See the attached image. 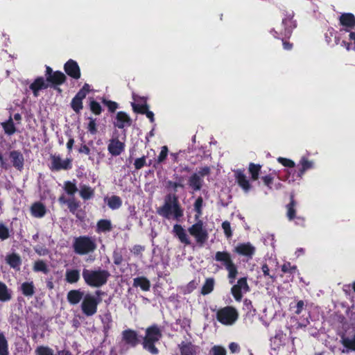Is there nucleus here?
Segmentation results:
<instances>
[{
	"label": "nucleus",
	"mask_w": 355,
	"mask_h": 355,
	"mask_svg": "<svg viewBox=\"0 0 355 355\" xmlns=\"http://www.w3.org/2000/svg\"><path fill=\"white\" fill-rule=\"evenodd\" d=\"M110 276L109 272L105 270L84 269L83 270V278L85 282L92 287H100L104 285Z\"/></svg>",
	"instance_id": "nucleus-1"
},
{
	"label": "nucleus",
	"mask_w": 355,
	"mask_h": 355,
	"mask_svg": "<svg viewBox=\"0 0 355 355\" xmlns=\"http://www.w3.org/2000/svg\"><path fill=\"white\" fill-rule=\"evenodd\" d=\"M282 26L284 31L281 29L272 31V35L275 38L281 40L282 44H291L288 40L291 37L293 30L296 28V21L293 19V14H288L282 19Z\"/></svg>",
	"instance_id": "nucleus-2"
},
{
	"label": "nucleus",
	"mask_w": 355,
	"mask_h": 355,
	"mask_svg": "<svg viewBox=\"0 0 355 355\" xmlns=\"http://www.w3.org/2000/svg\"><path fill=\"white\" fill-rule=\"evenodd\" d=\"M159 215L167 218H178L182 216L178 199L175 195H168L165 199L164 205L158 210Z\"/></svg>",
	"instance_id": "nucleus-3"
},
{
	"label": "nucleus",
	"mask_w": 355,
	"mask_h": 355,
	"mask_svg": "<svg viewBox=\"0 0 355 355\" xmlns=\"http://www.w3.org/2000/svg\"><path fill=\"white\" fill-rule=\"evenodd\" d=\"M161 338L160 330L155 326L150 327L146 329V334L144 340V347L150 353L155 354L158 352L154 343Z\"/></svg>",
	"instance_id": "nucleus-4"
},
{
	"label": "nucleus",
	"mask_w": 355,
	"mask_h": 355,
	"mask_svg": "<svg viewBox=\"0 0 355 355\" xmlns=\"http://www.w3.org/2000/svg\"><path fill=\"white\" fill-rule=\"evenodd\" d=\"M237 311L232 306L220 309L216 313L217 320L224 325H232L238 319Z\"/></svg>",
	"instance_id": "nucleus-5"
},
{
	"label": "nucleus",
	"mask_w": 355,
	"mask_h": 355,
	"mask_svg": "<svg viewBox=\"0 0 355 355\" xmlns=\"http://www.w3.org/2000/svg\"><path fill=\"white\" fill-rule=\"evenodd\" d=\"M73 246L76 252L80 254H85L92 252L96 247L93 239L85 236L76 239Z\"/></svg>",
	"instance_id": "nucleus-6"
},
{
	"label": "nucleus",
	"mask_w": 355,
	"mask_h": 355,
	"mask_svg": "<svg viewBox=\"0 0 355 355\" xmlns=\"http://www.w3.org/2000/svg\"><path fill=\"white\" fill-rule=\"evenodd\" d=\"M188 232L190 235L193 236L197 243L202 245V244L207 239V233L206 230L203 227V224L201 220L198 221L196 223L191 226Z\"/></svg>",
	"instance_id": "nucleus-7"
},
{
	"label": "nucleus",
	"mask_w": 355,
	"mask_h": 355,
	"mask_svg": "<svg viewBox=\"0 0 355 355\" xmlns=\"http://www.w3.org/2000/svg\"><path fill=\"white\" fill-rule=\"evenodd\" d=\"M98 304V302L95 296L87 294L82 302V311L87 316L93 315L97 311Z\"/></svg>",
	"instance_id": "nucleus-8"
},
{
	"label": "nucleus",
	"mask_w": 355,
	"mask_h": 355,
	"mask_svg": "<svg viewBox=\"0 0 355 355\" xmlns=\"http://www.w3.org/2000/svg\"><path fill=\"white\" fill-rule=\"evenodd\" d=\"M249 291L245 278H241L237 284L232 288V293L236 301H241L243 294L246 293Z\"/></svg>",
	"instance_id": "nucleus-9"
},
{
	"label": "nucleus",
	"mask_w": 355,
	"mask_h": 355,
	"mask_svg": "<svg viewBox=\"0 0 355 355\" xmlns=\"http://www.w3.org/2000/svg\"><path fill=\"white\" fill-rule=\"evenodd\" d=\"M340 25L345 28L346 32H351L355 27V16L351 12L342 13L339 17Z\"/></svg>",
	"instance_id": "nucleus-10"
},
{
	"label": "nucleus",
	"mask_w": 355,
	"mask_h": 355,
	"mask_svg": "<svg viewBox=\"0 0 355 355\" xmlns=\"http://www.w3.org/2000/svg\"><path fill=\"white\" fill-rule=\"evenodd\" d=\"M51 167L55 170L68 169L71 167V159H62L59 155L51 156Z\"/></svg>",
	"instance_id": "nucleus-11"
},
{
	"label": "nucleus",
	"mask_w": 355,
	"mask_h": 355,
	"mask_svg": "<svg viewBox=\"0 0 355 355\" xmlns=\"http://www.w3.org/2000/svg\"><path fill=\"white\" fill-rule=\"evenodd\" d=\"M124 143L119 141L117 138L110 139L107 146L109 153L113 156H118L121 155L124 150Z\"/></svg>",
	"instance_id": "nucleus-12"
},
{
	"label": "nucleus",
	"mask_w": 355,
	"mask_h": 355,
	"mask_svg": "<svg viewBox=\"0 0 355 355\" xmlns=\"http://www.w3.org/2000/svg\"><path fill=\"white\" fill-rule=\"evenodd\" d=\"M234 177L239 185L245 192H248L250 190L251 184L243 171L240 169L235 170Z\"/></svg>",
	"instance_id": "nucleus-13"
},
{
	"label": "nucleus",
	"mask_w": 355,
	"mask_h": 355,
	"mask_svg": "<svg viewBox=\"0 0 355 355\" xmlns=\"http://www.w3.org/2000/svg\"><path fill=\"white\" fill-rule=\"evenodd\" d=\"M65 72L71 77L78 79L80 76V68L76 62L69 60L64 64Z\"/></svg>",
	"instance_id": "nucleus-14"
},
{
	"label": "nucleus",
	"mask_w": 355,
	"mask_h": 355,
	"mask_svg": "<svg viewBox=\"0 0 355 355\" xmlns=\"http://www.w3.org/2000/svg\"><path fill=\"white\" fill-rule=\"evenodd\" d=\"M48 87V80H45L43 77H39L30 85V89L33 91L34 96H37L40 91L45 89Z\"/></svg>",
	"instance_id": "nucleus-15"
},
{
	"label": "nucleus",
	"mask_w": 355,
	"mask_h": 355,
	"mask_svg": "<svg viewBox=\"0 0 355 355\" xmlns=\"http://www.w3.org/2000/svg\"><path fill=\"white\" fill-rule=\"evenodd\" d=\"M173 232L182 243H184L186 245L191 244V240L189 235L181 225L178 224L175 225L173 226Z\"/></svg>",
	"instance_id": "nucleus-16"
},
{
	"label": "nucleus",
	"mask_w": 355,
	"mask_h": 355,
	"mask_svg": "<svg viewBox=\"0 0 355 355\" xmlns=\"http://www.w3.org/2000/svg\"><path fill=\"white\" fill-rule=\"evenodd\" d=\"M341 343L345 347L342 350L343 353H348L349 351H355V331L352 334L343 336Z\"/></svg>",
	"instance_id": "nucleus-17"
},
{
	"label": "nucleus",
	"mask_w": 355,
	"mask_h": 355,
	"mask_svg": "<svg viewBox=\"0 0 355 355\" xmlns=\"http://www.w3.org/2000/svg\"><path fill=\"white\" fill-rule=\"evenodd\" d=\"M234 250L241 255L251 258L255 252V248L250 243H247L237 245Z\"/></svg>",
	"instance_id": "nucleus-18"
},
{
	"label": "nucleus",
	"mask_w": 355,
	"mask_h": 355,
	"mask_svg": "<svg viewBox=\"0 0 355 355\" xmlns=\"http://www.w3.org/2000/svg\"><path fill=\"white\" fill-rule=\"evenodd\" d=\"M131 123L130 116L123 112H119L115 118L114 125L119 128H123L125 126H129Z\"/></svg>",
	"instance_id": "nucleus-19"
},
{
	"label": "nucleus",
	"mask_w": 355,
	"mask_h": 355,
	"mask_svg": "<svg viewBox=\"0 0 355 355\" xmlns=\"http://www.w3.org/2000/svg\"><path fill=\"white\" fill-rule=\"evenodd\" d=\"M326 38L327 43L334 42V44H350L349 42H347L342 40L341 33L334 31H330L326 33Z\"/></svg>",
	"instance_id": "nucleus-20"
},
{
	"label": "nucleus",
	"mask_w": 355,
	"mask_h": 355,
	"mask_svg": "<svg viewBox=\"0 0 355 355\" xmlns=\"http://www.w3.org/2000/svg\"><path fill=\"white\" fill-rule=\"evenodd\" d=\"M303 176L302 172L298 169L296 171L294 168L286 170V176L283 179L288 183H293L296 181H300Z\"/></svg>",
	"instance_id": "nucleus-21"
},
{
	"label": "nucleus",
	"mask_w": 355,
	"mask_h": 355,
	"mask_svg": "<svg viewBox=\"0 0 355 355\" xmlns=\"http://www.w3.org/2000/svg\"><path fill=\"white\" fill-rule=\"evenodd\" d=\"M215 259L217 261L221 262L225 268L234 263L230 254L227 252H217L215 255Z\"/></svg>",
	"instance_id": "nucleus-22"
},
{
	"label": "nucleus",
	"mask_w": 355,
	"mask_h": 355,
	"mask_svg": "<svg viewBox=\"0 0 355 355\" xmlns=\"http://www.w3.org/2000/svg\"><path fill=\"white\" fill-rule=\"evenodd\" d=\"M299 170L304 175V173L310 169H312L315 166L314 162L310 160L306 156H302L298 163Z\"/></svg>",
	"instance_id": "nucleus-23"
},
{
	"label": "nucleus",
	"mask_w": 355,
	"mask_h": 355,
	"mask_svg": "<svg viewBox=\"0 0 355 355\" xmlns=\"http://www.w3.org/2000/svg\"><path fill=\"white\" fill-rule=\"evenodd\" d=\"M123 338L127 344L131 346H135L139 341L137 334L132 330L124 331L123 333Z\"/></svg>",
	"instance_id": "nucleus-24"
},
{
	"label": "nucleus",
	"mask_w": 355,
	"mask_h": 355,
	"mask_svg": "<svg viewBox=\"0 0 355 355\" xmlns=\"http://www.w3.org/2000/svg\"><path fill=\"white\" fill-rule=\"evenodd\" d=\"M32 215L36 218H42L46 214V207L41 202H35L31 207Z\"/></svg>",
	"instance_id": "nucleus-25"
},
{
	"label": "nucleus",
	"mask_w": 355,
	"mask_h": 355,
	"mask_svg": "<svg viewBox=\"0 0 355 355\" xmlns=\"http://www.w3.org/2000/svg\"><path fill=\"white\" fill-rule=\"evenodd\" d=\"M112 230V223L110 220L102 219L97 223L96 232L98 233H106Z\"/></svg>",
	"instance_id": "nucleus-26"
},
{
	"label": "nucleus",
	"mask_w": 355,
	"mask_h": 355,
	"mask_svg": "<svg viewBox=\"0 0 355 355\" xmlns=\"http://www.w3.org/2000/svg\"><path fill=\"white\" fill-rule=\"evenodd\" d=\"M83 297V293L79 290H73L68 293L67 300L72 304H78Z\"/></svg>",
	"instance_id": "nucleus-27"
},
{
	"label": "nucleus",
	"mask_w": 355,
	"mask_h": 355,
	"mask_svg": "<svg viewBox=\"0 0 355 355\" xmlns=\"http://www.w3.org/2000/svg\"><path fill=\"white\" fill-rule=\"evenodd\" d=\"M65 279L66 281L70 284L77 282L80 279V271L76 269L67 270Z\"/></svg>",
	"instance_id": "nucleus-28"
},
{
	"label": "nucleus",
	"mask_w": 355,
	"mask_h": 355,
	"mask_svg": "<svg viewBox=\"0 0 355 355\" xmlns=\"http://www.w3.org/2000/svg\"><path fill=\"white\" fill-rule=\"evenodd\" d=\"M189 184L193 190H200L202 184V178L199 175L195 173L190 177Z\"/></svg>",
	"instance_id": "nucleus-29"
},
{
	"label": "nucleus",
	"mask_w": 355,
	"mask_h": 355,
	"mask_svg": "<svg viewBox=\"0 0 355 355\" xmlns=\"http://www.w3.org/2000/svg\"><path fill=\"white\" fill-rule=\"evenodd\" d=\"M198 347L191 343L182 344L180 347L182 355H196Z\"/></svg>",
	"instance_id": "nucleus-30"
},
{
	"label": "nucleus",
	"mask_w": 355,
	"mask_h": 355,
	"mask_svg": "<svg viewBox=\"0 0 355 355\" xmlns=\"http://www.w3.org/2000/svg\"><path fill=\"white\" fill-rule=\"evenodd\" d=\"M12 297L11 291L3 282H0V301L7 302Z\"/></svg>",
	"instance_id": "nucleus-31"
},
{
	"label": "nucleus",
	"mask_w": 355,
	"mask_h": 355,
	"mask_svg": "<svg viewBox=\"0 0 355 355\" xmlns=\"http://www.w3.org/2000/svg\"><path fill=\"white\" fill-rule=\"evenodd\" d=\"M66 76L62 72L55 71L52 74V76H50L48 82L56 85H60L64 82Z\"/></svg>",
	"instance_id": "nucleus-32"
},
{
	"label": "nucleus",
	"mask_w": 355,
	"mask_h": 355,
	"mask_svg": "<svg viewBox=\"0 0 355 355\" xmlns=\"http://www.w3.org/2000/svg\"><path fill=\"white\" fill-rule=\"evenodd\" d=\"M168 148L166 146H164L161 148V151L157 158L155 160L153 163V167L157 168L159 165L162 164L166 159L168 156Z\"/></svg>",
	"instance_id": "nucleus-33"
},
{
	"label": "nucleus",
	"mask_w": 355,
	"mask_h": 355,
	"mask_svg": "<svg viewBox=\"0 0 355 355\" xmlns=\"http://www.w3.org/2000/svg\"><path fill=\"white\" fill-rule=\"evenodd\" d=\"M10 157L12 159L13 165L16 168H17L19 169L22 168L24 158L21 153L16 152V151H13L10 153Z\"/></svg>",
	"instance_id": "nucleus-34"
},
{
	"label": "nucleus",
	"mask_w": 355,
	"mask_h": 355,
	"mask_svg": "<svg viewBox=\"0 0 355 355\" xmlns=\"http://www.w3.org/2000/svg\"><path fill=\"white\" fill-rule=\"evenodd\" d=\"M21 291L24 295L32 296L35 292L33 282H27L21 284Z\"/></svg>",
	"instance_id": "nucleus-35"
},
{
	"label": "nucleus",
	"mask_w": 355,
	"mask_h": 355,
	"mask_svg": "<svg viewBox=\"0 0 355 355\" xmlns=\"http://www.w3.org/2000/svg\"><path fill=\"white\" fill-rule=\"evenodd\" d=\"M214 284L215 282L213 278L207 279L202 287L201 293L204 295L210 293L214 289Z\"/></svg>",
	"instance_id": "nucleus-36"
},
{
	"label": "nucleus",
	"mask_w": 355,
	"mask_h": 355,
	"mask_svg": "<svg viewBox=\"0 0 355 355\" xmlns=\"http://www.w3.org/2000/svg\"><path fill=\"white\" fill-rule=\"evenodd\" d=\"M1 125L7 135H13L16 131L15 124L11 117H10L7 121L1 123Z\"/></svg>",
	"instance_id": "nucleus-37"
},
{
	"label": "nucleus",
	"mask_w": 355,
	"mask_h": 355,
	"mask_svg": "<svg viewBox=\"0 0 355 355\" xmlns=\"http://www.w3.org/2000/svg\"><path fill=\"white\" fill-rule=\"evenodd\" d=\"M134 286L140 287L143 291H148L150 282L144 277H137L134 279Z\"/></svg>",
	"instance_id": "nucleus-38"
},
{
	"label": "nucleus",
	"mask_w": 355,
	"mask_h": 355,
	"mask_svg": "<svg viewBox=\"0 0 355 355\" xmlns=\"http://www.w3.org/2000/svg\"><path fill=\"white\" fill-rule=\"evenodd\" d=\"M107 205L112 209H119L121 205L122 201L121 198L116 196H112L107 199Z\"/></svg>",
	"instance_id": "nucleus-39"
},
{
	"label": "nucleus",
	"mask_w": 355,
	"mask_h": 355,
	"mask_svg": "<svg viewBox=\"0 0 355 355\" xmlns=\"http://www.w3.org/2000/svg\"><path fill=\"white\" fill-rule=\"evenodd\" d=\"M6 261L13 268H19L21 264L19 257L15 254L8 255L6 257Z\"/></svg>",
	"instance_id": "nucleus-40"
},
{
	"label": "nucleus",
	"mask_w": 355,
	"mask_h": 355,
	"mask_svg": "<svg viewBox=\"0 0 355 355\" xmlns=\"http://www.w3.org/2000/svg\"><path fill=\"white\" fill-rule=\"evenodd\" d=\"M261 168V166L259 164H255L253 163L250 164L249 172L251 175V178L253 180H257L258 179Z\"/></svg>",
	"instance_id": "nucleus-41"
},
{
	"label": "nucleus",
	"mask_w": 355,
	"mask_h": 355,
	"mask_svg": "<svg viewBox=\"0 0 355 355\" xmlns=\"http://www.w3.org/2000/svg\"><path fill=\"white\" fill-rule=\"evenodd\" d=\"M0 355H9L8 341L2 333H0Z\"/></svg>",
	"instance_id": "nucleus-42"
},
{
	"label": "nucleus",
	"mask_w": 355,
	"mask_h": 355,
	"mask_svg": "<svg viewBox=\"0 0 355 355\" xmlns=\"http://www.w3.org/2000/svg\"><path fill=\"white\" fill-rule=\"evenodd\" d=\"M283 338L282 334H277L275 337L271 338L270 344L272 349L275 350L278 349L279 347L283 345Z\"/></svg>",
	"instance_id": "nucleus-43"
},
{
	"label": "nucleus",
	"mask_w": 355,
	"mask_h": 355,
	"mask_svg": "<svg viewBox=\"0 0 355 355\" xmlns=\"http://www.w3.org/2000/svg\"><path fill=\"white\" fill-rule=\"evenodd\" d=\"M295 206L296 202L293 199V197L291 198V201L290 204L287 205V217L290 220H293L295 218Z\"/></svg>",
	"instance_id": "nucleus-44"
},
{
	"label": "nucleus",
	"mask_w": 355,
	"mask_h": 355,
	"mask_svg": "<svg viewBox=\"0 0 355 355\" xmlns=\"http://www.w3.org/2000/svg\"><path fill=\"white\" fill-rule=\"evenodd\" d=\"M80 194L83 199L87 200L92 197L94 195V191L89 187L83 186L80 188Z\"/></svg>",
	"instance_id": "nucleus-45"
},
{
	"label": "nucleus",
	"mask_w": 355,
	"mask_h": 355,
	"mask_svg": "<svg viewBox=\"0 0 355 355\" xmlns=\"http://www.w3.org/2000/svg\"><path fill=\"white\" fill-rule=\"evenodd\" d=\"M228 271V277L231 284H233L237 275V269L234 263L226 268Z\"/></svg>",
	"instance_id": "nucleus-46"
},
{
	"label": "nucleus",
	"mask_w": 355,
	"mask_h": 355,
	"mask_svg": "<svg viewBox=\"0 0 355 355\" xmlns=\"http://www.w3.org/2000/svg\"><path fill=\"white\" fill-rule=\"evenodd\" d=\"M33 269L36 272H42L44 273L48 272V268L46 264L42 261H37L35 263Z\"/></svg>",
	"instance_id": "nucleus-47"
},
{
	"label": "nucleus",
	"mask_w": 355,
	"mask_h": 355,
	"mask_svg": "<svg viewBox=\"0 0 355 355\" xmlns=\"http://www.w3.org/2000/svg\"><path fill=\"white\" fill-rule=\"evenodd\" d=\"M277 162L284 166L288 168V169L293 168L295 166V163L293 160L288 158L279 157L277 158Z\"/></svg>",
	"instance_id": "nucleus-48"
},
{
	"label": "nucleus",
	"mask_w": 355,
	"mask_h": 355,
	"mask_svg": "<svg viewBox=\"0 0 355 355\" xmlns=\"http://www.w3.org/2000/svg\"><path fill=\"white\" fill-rule=\"evenodd\" d=\"M210 355H226V349L221 346L215 345L209 352Z\"/></svg>",
	"instance_id": "nucleus-49"
},
{
	"label": "nucleus",
	"mask_w": 355,
	"mask_h": 355,
	"mask_svg": "<svg viewBox=\"0 0 355 355\" xmlns=\"http://www.w3.org/2000/svg\"><path fill=\"white\" fill-rule=\"evenodd\" d=\"M64 189L66 192L69 195H73L77 191V187L76 184L71 182H66L64 183Z\"/></svg>",
	"instance_id": "nucleus-50"
},
{
	"label": "nucleus",
	"mask_w": 355,
	"mask_h": 355,
	"mask_svg": "<svg viewBox=\"0 0 355 355\" xmlns=\"http://www.w3.org/2000/svg\"><path fill=\"white\" fill-rule=\"evenodd\" d=\"M282 270L284 272H288L293 274L296 272L297 268L295 266H291L289 262L284 263L282 266Z\"/></svg>",
	"instance_id": "nucleus-51"
},
{
	"label": "nucleus",
	"mask_w": 355,
	"mask_h": 355,
	"mask_svg": "<svg viewBox=\"0 0 355 355\" xmlns=\"http://www.w3.org/2000/svg\"><path fill=\"white\" fill-rule=\"evenodd\" d=\"M35 352L37 355H53V350L46 347H39Z\"/></svg>",
	"instance_id": "nucleus-52"
},
{
	"label": "nucleus",
	"mask_w": 355,
	"mask_h": 355,
	"mask_svg": "<svg viewBox=\"0 0 355 355\" xmlns=\"http://www.w3.org/2000/svg\"><path fill=\"white\" fill-rule=\"evenodd\" d=\"M71 107L76 112H79L83 108L82 100L74 97L71 102Z\"/></svg>",
	"instance_id": "nucleus-53"
},
{
	"label": "nucleus",
	"mask_w": 355,
	"mask_h": 355,
	"mask_svg": "<svg viewBox=\"0 0 355 355\" xmlns=\"http://www.w3.org/2000/svg\"><path fill=\"white\" fill-rule=\"evenodd\" d=\"M202 202H203V201H202V198L201 197H199L196 200V202H195V205H194V208H195V210L197 212V214L196 216V218H198L200 217V216L201 215V214H202L201 208L202 207Z\"/></svg>",
	"instance_id": "nucleus-54"
},
{
	"label": "nucleus",
	"mask_w": 355,
	"mask_h": 355,
	"mask_svg": "<svg viewBox=\"0 0 355 355\" xmlns=\"http://www.w3.org/2000/svg\"><path fill=\"white\" fill-rule=\"evenodd\" d=\"M87 129H88V131L91 134L94 135V134L96 133L97 129H96V123L95 119H92V118L89 119V123H88V125H87Z\"/></svg>",
	"instance_id": "nucleus-55"
},
{
	"label": "nucleus",
	"mask_w": 355,
	"mask_h": 355,
	"mask_svg": "<svg viewBox=\"0 0 355 355\" xmlns=\"http://www.w3.org/2000/svg\"><path fill=\"white\" fill-rule=\"evenodd\" d=\"M90 109L95 114H100L101 112V106L98 103L94 101H91Z\"/></svg>",
	"instance_id": "nucleus-56"
},
{
	"label": "nucleus",
	"mask_w": 355,
	"mask_h": 355,
	"mask_svg": "<svg viewBox=\"0 0 355 355\" xmlns=\"http://www.w3.org/2000/svg\"><path fill=\"white\" fill-rule=\"evenodd\" d=\"M9 237V230L3 224H0V239L1 240L7 239Z\"/></svg>",
	"instance_id": "nucleus-57"
},
{
	"label": "nucleus",
	"mask_w": 355,
	"mask_h": 355,
	"mask_svg": "<svg viewBox=\"0 0 355 355\" xmlns=\"http://www.w3.org/2000/svg\"><path fill=\"white\" fill-rule=\"evenodd\" d=\"M132 105L134 110L137 112L146 114V113L148 110L147 105H137L135 103H132Z\"/></svg>",
	"instance_id": "nucleus-58"
},
{
	"label": "nucleus",
	"mask_w": 355,
	"mask_h": 355,
	"mask_svg": "<svg viewBox=\"0 0 355 355\" xmlns=\"http://www.w3.org/2000/svg\"><path fill=\"white\" fill-rule=\"evenodd\" d=\"M145 164H146V157L143 156L140 158L136 159L135 161L134 165L137 169H140L145 165Z\"/></svg>",
	"instance_id": "nucleus-59"
},
{
	"label": "nucleus",
	"mask_w": 355,
	"mask_h": 355,
	"mask_svg": "<svg viewBox=\"0 0 355 355\" xmlns=\"http://www.w3.org/2000/svg\"><path fill=\"white\" fill-rule=\"evenodd\" d=\"M222 227L227 237H230L232 236V231L230 223L227 221L223 222L222 224Z\"/></svg>",
	"instance_id": "nucleus-60"
},
{
	"label": "nucleus",
	"mask_w": 355,
	"mask_h": 355,
	"mask_svg": "<svg viewBox=\"0 0 355 355\" xmlns=\"http://www.w3.org/2000/svg\"><path fill=\"white\" fill-rule=\"evenodd\" d=\"M261 180L266 187H268L269 189L272 188L271 185L273 182V178L271 175L263 176L262 177Z\"/></svg>",
	"instance_id": "nucleus-61"
},
{
	"label": "nucleus",
	"mask_w": 355,
	"mask_h": 355,
	"mask_svg": "<svg viewBox=\"0 0 355 355\" xmlns=\"http://www.w3.org/2000/svg\"><path fill=\"white\" fill-rule=\"evenodd\" d=\"M103 103L105 105H106L107 106L108 109L111 112L115 111L116 110V108L118 107L117 103L115 102L110 101H104Z\"/></svg>",
	"instance_id": "nucleus-62"
},
{
	"label": "nucleus",
	"mask_w": 355,
	"mask_h": 355,
	"mask_svg": "<svg viewBox=\"0 0 355 355\" xmlns=\"http://www.w3.org/2000/svg\"><path fill=\"white\" fill-rule=\"evenodd\" d=\"M67 203L68 207L70 209V211L74 213L78 207V204L73 200H69Z\"/></svg>",
	"instance_id": "nucleus-63"
},
{
	"label": "nucleus",
	"mask_w": 355,
	"mask_h": 355,
	"mask_svg": "<svg viewBox=\"0 0 355 355\" xmlns=\"http://www.w3.org/2000/svg\"><path fill=\"white\" fill-rule=\"evenodd\" d=\"M210 172V169L209 167H203L198 172V175H199L201 178H202L204 176L208 175Z\"/></svg>",
	"instance_id": "nucleus-64"
}]
</instances>
